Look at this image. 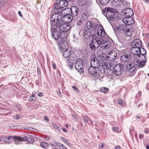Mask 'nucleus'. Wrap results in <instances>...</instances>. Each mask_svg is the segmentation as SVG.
Here are the masks:
<instances>
[{
    "mask_svg": "<svg viewBox=\"0 0 149 149\" xmlns=\"http://www.w3.org/2000/svg\"><path fill=\"white\" fill-rule=\"evenodd\" d=\"M102 13L108 19L111 25H112L113 22H117V17L115 14V9L113 8L107 7L102 10Z\"/></svg>",
    "mask_w": 149,
    "mask_h": 149,
    "instance_id": "1",
    "label": "nucleus"
},
{
    "mask_svg": "<svg viewBox=\"0 0 149 149\" xmlns=\"http://www.w3.org/2000/svg\"><path fill=\"white\" fill-rule=\"evenodd\" d=\"M63 16L60 14L59 11L57 13L53 14L51 17L50 24L52 27H58L60 24L63 22Z\"/></svg>",
    "mask_w": 149,
    "mask_h": 149,
    "instance_id": "2",
    "label": "nucleus"
},
{
    "mask_svg": "<svg viewBox=\"0 0 149 149\" xmlns=\"http://www.w3.org/2000/svg\"><path fill=\"white\" fill-rule=\"evenodd\" d=\"M100 47L103 49H108L114 45L113 40L107 35L100 40Z\"/></svg>",
    "mask_w": 149,
    "mask_h": 149,
    "instance_id": "3",
    "label": "nucleus"
},
{
    "mask_svg": "<svg viewBox=\"0 0 149 149\" xmlns=\"http://www.w3.org/2000/svg\"><path fill=\"white\" fill-rule=\"evenodd\" d=\"M59 26H58L60 31L62 33L61 37H62L67 38L68 33L67 32L69 30L71 29L72 27L70 26V24L68 22L67 23H61L60 24Z\"/></svg>",
    "mask_w": 149,
    "mask_h": 149,
    "instance_id": "4",
    "label": "nucleus"
},
{
    "mask_svg": "<svg viewBox=\"0 0 149 149\" xmlns=\"http://www.w3.org/2000/svg\"><path fill=\"white\" fill-rule=\"evenodd\" d=\"M117 56L116 52L114 50H112L109 52L107 56L104 53L101 54L100 56L101 58L100 59V61L101 60L103 62L106 59L107 61H113L116 58Z\"/></svg>",
    "mask_w": 149,
    "mask_h": 149,
    "instance_id": "5",
    "label": "nucleus"
},
{
    "mask_svg": "<svg viewBox=\"0 0 149 149\" xmlns=\"http://www.w3.org/2000/svg\"><path fill=\"white\" fill-rule=\"evenodd\" d=\"M51 31L52 38L55 40L66 39L65 38H63V37H61L62 33L58 31L56 28L51 27Z\"/></svg>",
    "mask_w": 149,
    "mask_h": 149,
    "instance_id": "6",
    "label": "nucleus"
},
{
    "mask_svg": "<svg viewBox=\"0 0 149 149\" xmlns=\"http://www.w3.org/2000/svg\"><path fill=\"white\" fill-rule=\"evenodd\" d=\"M113 74L117 76L120 75L122 74V70L123 65L121 63L117 64L114 66L112 65Z\"/></svg>",
    "mask_w": 149,
    "mask_h": 149,
    "instance_id": "7",
    "label": "nucleus"
},
{
    "mask_svg": "<svg viewBox=\"0 0 149 149\" xmlns=\"http://www.w3.org/2000/svg\"><path fill=\"white\" fill-rule=\"evenodd\" d=\"M135 65V61L134 60L132 62H128L127 64L126 68L128 72L132 74H134L136 71Z\"/></svg>",
    "mask_w": 149,
    "mask_h": 149,
    "instance_id": "8",
    "label": "nucleus"
},
{
    "mask_svg": "<svg viewBox=\"0 0 149 149\" xmlns=\"http://www.w3.org/2000/svg\"><path fill=\"white\" fill-rule=\"evenodd\" d=\"M71 15H72V17L74 18L75 19H77L80 16L79 14V9L78 7L76 6H71L70 8Z\"/></svg>",
    "mask_w": 149,
    "mask_h": 149,
    "instance_id": "9",
    "label": "nucleus"
},
{
    "mask_svg": "<svg viewBox=\"0 0 149 149\" xmlns=\"http://www.w3.org/2000/svg\"><path fill=\"white\" fill-rule=\"evenodd\" d=\"M106 34H107L106 33L103 28L102 26H100V28L98 29L97 31L95 33V36H93L92 37L93 39H94V38H97V36H101V37L99 39L101 40V39L102 38V37H104L106 36Z\"/></svg>",
    "mask_w": 149,
    "mask_h": 149,
    "instance_id": "10",
    "label": "nucleus"
},
{
    "mask_svg": "<svg viewBox=\"0 0 149 149\" xmlns=\"http://www.w3.org/2000/svg\"><path fill=\"white\" fill-rule=\"evenodd\" d=\"M75 65V68L78 72L82 74L84 73L83 66L81 58H78L77 61Z\"/></svg>",
    "mask_w": 149,
    "mask_h": 149,
    "instance_id": "11",
    "label": "nucleus"
},
{
    "mask_svg": "<svg viewBox=\"0 0 149 149\" xmlns=\"http://www.w3.org/2000/svg\"><path fill=\"white\" fill-rule=\"evenodd\" d=\"M63 56L65 58H68L77 57L74 52L70 48L66 49L63 53Z\"/></svg>",
    "mask_w": 149,
    "mask_h": 149,
    "instance_id": "12",
    "label": "nucleus"
},
{
    "mask_svg": "<svg viewBox=\"0 0 149 149\" xmlns=\"http://www.w3.org/2000/svg\"><path fill=\"white\" fill-rule=\"evenodd\" d=\"M136 58L134 60L136 66L141 68L143 67L145 65L146 63L147 62V59L146 58L145 60H143L142 58L140 57Z\"/></svg>",
    "mask_w": 149,
    "mask_h": 149,
    "instance_id": "13",
    "label": "nucleus"
},
{
    "mask_svg": "<svg viewBox=\"0 0 149 149\" xmlns=\"http://www.w3.org/2000/svg\"><path fill=\"white\" fill-rule=\"evenodd\" d=\"M78 5L79 6H84L86 10L92 3V2L88 0H78Z\"/></svg>",
    "mask_w": 149,
    "mask_h": 149,
    "instance_id": "14",
    "label": "nucleus"
},
{
    "mask_svg": "<svg viewBox=\"0 0 149 149\" xmlns=\"http://www.w3.org/2000/svg\"><path fill=\"white\" fill-rule=\"evenodd\" d=\"M99 68H96L91 65L88 69V73L92 76H95L98 74H99L100 72V70Z\"/></svg>",
    "mask_w": 149,
    "mask_h": 149,
    "instance_id": "15",
    "label": "nucleus"
},
{
    "mask_svg": "<svg viewBox=\"0 0 149 149\" xmlns=\"http://www.w3.org/2000/svg\"><path fill=\"white\" fill-rule=\"evenodd\" d=\"M131 58V52L129 51H126L121 56L120 60L124 62H126L128 61Z\"/></svg>",
    "mask_w": 149,
    "mask_h": 149,
    "instance_id": "16",
    "label": "nucleus"
},
{
    "mask_svg": "<svg viewBox=\"0 0 149 149\" xmlns=\"http://www.w3.org/2000/svg\"><path fill=\"white\" fill-rule=\"evenodd\" d=\"M121 13L127 17H132L134 15L133 11L132 9L127 8L121 11Z\"/></svg>",
    "mask_w": 149,
    "mask_h": 149,
    "instance_id": "17",
    "label": "nucleus"
},
{
    "mask_svg": "<svg viewBox=\"0 0 149 149\" xmlns=\"http://www.w3.org/2000/svg\"><path fill=\"white\" fill-rule=\"evenodd\" d=\"M123 29H124V32L125 33L126 36L129 37H131L132 34V31L130 30L132 29V26H127L126 25L123 26Z\"/></svg>",
    "mask_w": 149,
    "mask_h": 149,
    "instance_id": "18",
    "label": "nucleus"
},
{
    "mask_svg": "<svg viewBox=\"0 0 149 149\" xmlns=\"http://www.w3.org/2000/svg\"><path fill=\"white\" fill-rule=\"evenodd\" d=\"M139 49L140 48L134 47H132L131 49V52L134 55V58H136L140 57Z\"/></svg>",
    "mask_w": 149,
    "mask_h": 149,
    "instance_id": "19",
    "label": "nucleus"
},
{
    "mask_svg": "<svg viewBox=\"0 0 149 149\" xmlns=\"http://www.w3.org/2000/svg\"><path fill=\"white\" fill-rule=\"evenodd\" d=\"M16 138V136H9L8 138L6 137L4 138L3 141L5 143H9L13 140L15 142V144H16L17 145L19 144V143H18V142H17V143Z\"/></svg>",
    "mask_w": 149,
    "mask_h": 149,
    "instance_id": "20",
    "label": "nucleus"
},
{
    "mask_svg": "<svg viewBox=\"0 0 149 149\" xmlns=\"http://www.w3.org/2000/svg\"><path fill=\"white\" fill-rule=\"evenodd\" d=\"M131 46L132 47L140 48L142 46L141 42L139 39H136L132 42Z\"/></svg>",
    "mask_w": 149,
    "mask_h": 149,
    "instance_id": "21",
    "label": "nucleus"
},
{
    "mask_svg": "<svg viewBox=\"0 0 149 149\" xmlns=\"http://www.w3.org/2000/svg\"><path fill=\"white\" fill-rule=\"evenodd\" d=\"M139 58H142L143 60H144L146 58V50L143 47H140L139 49Z\"/></svg>",
    "mask_w": 149,
    "mask_h": 149,
    "instance_id": "22",
    "label": "nucleus"
},
{
    "mask_svg": "<svg viewBox=\"0 0 149 149\" xmlns=\"http://www.w3.org/2000/svg\"><path fill=\"white\" fill-rule=\"evenodd\" d=\"M67 42L63 40L60 41L58 44V47L60 50H63L67 46Z\"/></svg>",
    "mask_w": 149,
    "mask_h": 149,
    "instance_id": "23",
    "label": "nucleus"
},
{
    "mask_svg": "<svg viewBox=\"0 0 149 149\" xmlns=\"http://www.w3.org/2000/svg\"><path fill=\"white\" fill-rule=\"evenodd\" d=\"M110 67L106 68L105 70H104V72L106 75L109 76L113 75V67L111 65V64L110 63Z\"/></svg>",
    "mask_w": 149,
    "mask_h": 149,
    "instance_id": "24",
    "label": "nucleus"
},
{
    "mask_svg": "<svg viewBox=\"0 0 149 149\" xmlns=\"http://www.w3.org/2000/svg\"><path fill=\"white\" fill-rule=\"evenodd\" d=\"M77 59V57L72 58V59L71 58H68V61H67V63L69 67L71 69H73V65L76 61Z\"/></svg>",
    "mask_w": 149,
    "mask_h": 149,
    "instance_id": "25",
    "label": "nucleus"
},
{
    "mask_svg": "<svg viewBox=\"0 0 149 149\" xmlns=\"http://www.w3.org/2000/svg\"><path fill=\"white\" fill-rule=\"evenodd\" d=\"M59 8L62 9L66 7L68 5V1L66 0H61L59 2Z\"/></svg>",
    "mask_w": 149,
    "mask_h": 149,
    "instance_id": "26",
    "label": "nucleus"
},
{
    "mask_svg": "<svg viewBox=\"0 0 149 149\" xmlns=\"http://www.w3.org/2000/svg\"><path fill=\"white\" fill-rule=\"evenodd\" d=\"M100 25L99 24H96L94 21L93 24V28L91 31L92 37L93 36H95V33L97 31L98 29L100 28Z\"/></svg>",
    "mask_w": 149,
    "mask_h": 149,
    "instance_id": "27",
    "label": "nucleus"
},
{
    "mask_svg": "<svg viewBox=\"0 0 149 149\" xmlns=\"http://www.w3.org/2000/svg\"><path fill=\"white\" fill-rule=\"evenodd\" d=\"M16 140L17 143L18 142V143L20 144V142L22 141H27L28 138L26 136H25L24 137L21 138L19 136H16Z\"/></svg>",
    "mask_w": 149,
    "mask_h": 149,
    "instance_id": "28",
    "label": "nucleus"
},
{
    "mask_svg": "<svg viewBox=\"0 0 149 149\" xmlns=\"http://www.w3.org/2000/svg\"><path fill=\"white\" fill-rule=\"evenodd\" d=\"M83 35L85 38L89 39L91 38V36H92V31H91V33L88 30H86L84 32Z\"/></svg>",
    "mask_w": 149,
    "mask_h": 149,
    "instance_id": "29",
    "label": "nucleus"
},
{
    "mask_svg": "<svg viewBox=\"0 0 149 149\" xmlns=\"http://www.w3.org/2000/svg\"><path fill=\"white\" fill-rule=\"evenodd\" d=\"M95 19H92V21H88L86 23V27L88 30H91L93 27V24L94 22V20Z\"/></svg>",
    "mask_w": 149,
    "mask_h": 149,
    "instance_id": "30",
    "label": "nucleus"
},
{
    "mask_svg": "<svg viewBox=\"0 0 149 149\" xmlns=\"http://www.w3.org/2000/svg\"><path fill=\"white\" fill-rule=\"evenodd\" d=\"M128 22V25H124V26L126 25L127 26L129 27V26H132L131 25L134 24V19L133 18H131V17H127Z\"/></svg>",
    "mask_w": 149,
    "mask_h": 149,
    "instance_id": "31",
    "label": "nucleus"
},
{
    "mask_svg": "<svg viewBox=\"0 0 149 149\" xmlns=\"http://www.w3.org/2000/svg\"><path fill=\"white\" fill-rule=\"evenodd\" d=\"M117 22H113L112 24V25H111L115 33H116V31H115V30H117L119 31H121L122 29V26H120V25L118 27L116 25L115 26V24Z\"/></svg>",
    "mask_w": 149,
    "mask_h": 149,
    "instance_id": "32",
    "label": "nucleus"
},
{
    "mask_svg": "<svg viewBox=\"0 0 149 149\" xmlns=\"http://www.w3.org/2000/svg\"><path fill=\"white\" fill-rule=\"evenodd\" d=\"M83 118L85 123H87L89 121L91 124H93V121L90 118L87 116H82Z\"/></svg>",
    "mask_w": 149,
    "mask_h": 149,
    "instance_id": "33",
    "label": "nucleus"
},
{
    "mask_svg": "<svg viewBox=\"0 0 149 149\" xmlns=\"http://www.w3.org/2000/svg\"><path fill=\"white\" fill-rule=\"evenodd\" d=\"M89 14L88 12L87 11H85L84 12L82 15V19L84 20V21L87 20Z\"/></svg>",
    "mask_w": 149,
    "mask_h": 149,
    "instance_id": "34",
    "label": "nucleus"
},
{
    "mask_svg": "<svg viewBox=\"0 0 149 149\" xmlns=\"http://www.w3.org/2000/svg\"><path fill=\"white\" fill-rule=\"evenodd\" d=\"M35 136L34 134H31L30 136H29L28 138L27 141L28 143H32L34 142V139L33 138V137Z\"/></svg>",
    "mask_w": 149,
    "mask_h": 149,
    "instance_id": "35",
    "label": "nucleus"
},
{
    "mask_svg": "<svg viewBox=\"0 0 149 149\" xmlns=\"http://www.w3.org/2000/svg\"><path fill=\"white\" fill-rule=\"evenodd\" d=\"M94 63H91V65L96 68H99L100 67V64L98 60L93 62Z\"/></svg>",
    "mask_w": 149,
    "mask_h": 149,
    "instance_id": "36",
    "label": "nucleus"
},
{
    "mask_svg": "<svg viewBox=\"0 0 149 149\" xmlns=\"http://www.w3.org/2000/svg\"><path fill=\"white\" fill-rule=\"evenodd\" d=\"M95 46L96 49L100 45V42H101V41L100 39H98V38H95Z\"/></svg>",
    "mask_w": 149,
    "mask_h": 149,
    "instance_id": "37",
    "label": "nucleus"
},
{
    "mask_svg": "<svg viewBox=\"0 0 149 149\" xmlns=\"http://www.w3.org/2000/svg\"><path fill=\"white\" fill-rule=\"evenodd\" d=\"M95 40H92V41L89 44L90 48L91 49L93 50H95Z\"/></svg>",
    "mask_w": 149,
    "mask_h": 149,
    "instance_id": "38",
    "label": "nucleus"
},
{
    "mask_svg": "<svg viewBox=\"0 0 149 149\" xmlns=\"http://www.w3.org/2000/svg\"><path fill=\"white\" fill-rule=\"evenodd\" d=\"M66 19H68V22H71L72 19H75L74 18L72 17V15H71L70 14L69 15H67L66 16H65Z\"/></svg>",
    "mask_w": 149,
    "mask_h": 149,
    "instance_id": "39",
    "label": "nucleus"
},
{
    "mask_svg": "<svg viewBox=\"0 0 149 149\" xmlns=\"http://www.w3.org/2000/svg\"><path fill=\"white\" fill-rule=\"evenodd\" d=\"M91 63H94L93 62L96 61V60H98L96 58V56L94 54H92L91 56Z\"/></svg>",
    "mask_w": 149,
    "mask_h": 149,
    "instance_id": "40",
    "label": "nucleus"
},
{
    "mask_svg": "<svg viewBox=\"0 0 149 149\" xmlns=\"http://www.w3.org/2000/svg\"><path fill=\"white\" fill-rule=\"evenodd\" d=\"M110 0H99V2L102 5H107Z\"/></svg>",
    "mask_w": 149,
    "mask_h": 149,
    "instance_id": "41",
    "label": "nucleus"
},
{
    "mask_svg": "<svg viewBox=\"0 0 149 149\" xmlns=\"http://www.w3.org/2000/svg\"><path fill=\"white\" fill-rule=\"evenodd\" d=\"M84 20L81 18L77 22V25L78 26H80L83 24Z\"/></svg>",
    "mask_w": 149,
    "mask_h": 149,
    "instance_id": "42",
    "label": "nucleus"
},
{
    "mask_svg": "<svg viewBox=\"0 0 149 149\" xmlns=\"http://www.w3.org/2000/svg\"><path fill=\"white\" fill-rule=\"evenodd\" d=\"M49 144H48L45 142H42L41 143L40 146L44 148H46L48 146Z\"/></svg>",
    "mask_w": 149,
    "mask_h": 149,
    "instance_id": "43",
    "label": "nucleus"
},
{
    "mask_svg": "<svg viewBox=\"0 0 149 149\" xmlns=\"http://www.w3.org/2000/svg\"><path fill=\"white\" fill-rule=\"evenodd\" d=\"M108 91V88H107L103 87L101 88L100 91L103 92L104 93H106Z\"/></svg>",
    "mask_w": 149,
    "mask_h": 149,
    "instance_id": "44",
    "label": "nucleus"
},
{
    "mask_svg": "<svg viewBox=\"0 0 149 149\" xmlns=\"http://www.w3.org/2000/svg\"><path fill=\"white\" fill-rule=\"evenodd\" d=\"M59 3L58 4V3H55L54 5V8L56 10H58L59 9H61V8H59Z\"/></svg>",
    "mask_w": 149,
    "mask_h": 149,
    "instance_id": "45",
    "label": "nucleus"
},
{
    "mask_svg": "<svg viewBox=\"0 0 149 149\" xmlns=\"http://www.w3.org/2000/svg\"><path fill=\"white\" fill-rule=\"evenodd\" d=\"M127 18V17H125L123 19V22L125 24V25H128V19Z\"/></svg>",
    "mask_w": 149,
    "mask_h": 149,
    "instance_id": "46",
    "label": "nucleus"
},
{
    "mask_svg": "<svg viewBox=\"0 0 149 149\" xmlns=\"http://www.w3.org/2000/svg\"><path fill=\"white\" fill-rule=\"evenodd\" d=\"M36 98L35 95H32L31 96L29 99V100L30 101H34L35 100Z\"/></svg>",
    "mask_w": 149,
    "mask_h": 149,
    "instance_id": "47",
    "label": "nucleus"
},
{
    "mask_svg": "<svg viewBox=\"0 0 149 149\" xmlns=\"http://www.w3.org/2000/svg\"><path fill=\"white\" fill-rule=\"evenodd\" d=\"M52 126L54 127L56 129L57 131H58L59 132L60 131V128L58 127L55 124L53 123L52 124Z\"/></svg>",
    "mask_w": 149,
    "mask_h": 149,
    "instance_id": "48",
    "label": "nucleus"
},
{
    "mask_svg": "<svg viewBox=\"0 0 149 149\" xmlns=\"http://www.w3.org/2000/svg\"><path fill=\"white\" fill-rule=\"evenodd\" d=\"M61 139L63 141L64 143H66L68 142V140L65 138L63 137V136H61L60 137Z\"/></svg>",
    "mask_w": 149,
    "mask_h": 149,
    "instance_id": "49",
    "label": "nucleus"
},
{
    "mask_svg": "<svg viewBox=\"0 0 149 149\" xmlns=\"http://www.w3.org/2000/svg\"><path fill=\"white\" fill-rule=\"evenodd\" d=\"M118 103L119 104L122 105L123 104V100L120 98H119L118 99Z\"/></svg>",
    "mask_w": 149,
    "mask_h": 149,
    "instance_id": "50",
    "label": "nucleus"
},
{
    "mask_svg": "<svg viewBox=\"0 0 149 149\" xmlns=\"http://www.w3.org/2000/svg\"><path fill=\"white\" fill-rule=\"evenodd\" d=\"M73 40L75 41H76L78 40V38L77 37L75 34H73Z\"/></svg>",
    "mask_w": 149,
    "mask_h": 149,
    "instance_id": "51",
    "label": "nucleus"
},
{
    "mask_svg": "<svg viewBox=\"0 0 149 149\" xmlns=\"http://www.w3.org/2000/svg\"><path fill=\"white\" fill-rule=\"evenodd\" d=\"M128 70L127 68H124V67L123 66V68L122 70V73L123 72L124 73H125Z\"/></svg>",
    "mask_w": 149,
    "mask_h": 149,
    "instance_id": "52",
    "label": "nucleus"
},
{
    "mask_svg": "<svg viewBox=\"0 0 149 149\" xmlns=\"http://www.w3.org/2000/svg\"><path fill=\"white\" fill-rule=\"evenodd\" d=\"M57 142H56V141H55V142H54L53 143H51V144L52 146H57Z\"/></svg>",
    "mask_w": 149,
    "mask_h": 149,
    "instance_id": "53",
    "label": "nucleus"
},
{
    "mask_svg": "<svg viewBox=\"0 0 149 149\" xmlns=\"http://www.w3.org/2000/svg\"><path fill=\"white\" fill-rule=\"evenodd\" d=\"M112 130L113 131L116 132L118 130V128L117 127H113L112 128Z\"/></svg>",
    "mask_w": 149,
    "mask_h": 149,
    "instance_id": "54",
    "label": "nucleus"
},
{
    "mask_svg": "<svg viewBox=\"0 0 149 149\" xmlns=\"http://www.w3.org/2000/svg\"><path fill=\"white\" fill-rule=\"evenodd\" d=\"M72 88L76 91L77 92H78L79 91V90L78 88L76 87L75 86H74L72 87Z\"/></svg>",
    "mask_w": 149,
    "mask_h": 149,
    "instance_id": "55",
    "label": "nucleus"
},
{
    "mask_svg": "<svg viewBox=\"0 0 149 149\" xmlns=\"http://www.w3.org/2000/svg\"><path fill=\"white\" fill-rule=\"evenodd\" d=\"M134 130V127L133 126H131L130 127V131L131 132V131L133 132Z\"/></svg>",
    "mask_w": 149,
    "mask_h": 149,
    "instance_id": "56",
    "label": "nucleus"
},
{
    "mask_svg": "<svg viewBox=\"0 0 149 149\" xmlns=\"http://www.w3.org/2000/svg\"><path fill=\"white\" fill-rule=\"evenodd\" d=\"M41 70L40 68H37V72L38 74H41Z\"/></svg>",
    "mask_w": 149,
    "mask_h": 149,
    "instance_id": "57",
    "label": "nucleus"
},
{
    "mask_svg": "<svg viewBox=\"0 0 149 149\" xmlns=\"http://www.w3.org/2000/svg\"><path fill=\"white\" fill-rule=\"evenodd\" d=\"M143 136L144 135L142 134H140L139 136V139H142L143 138Z\"/></svg>",
    "mask_w": 149,
    "mask_h": 149,
    "instance_id": "58",
    "label": "nucleus"
},
{
    "mask_svg": "<svg viewBox=\"0 0 149 149\" xmlns=\"http://www.w3.org/2000/svg\"><path fill=\"white\" fill-rule=\"evenodd\" d=\"M62 145L63 144L61 143H57V146L59 148L60 147H61V145Z\"/></svg>",
    "mask_w": 149,
    "mask_h": 149,
    "instance_id": "59",
    "label": "nucleus"
},
{
    "mask_svg": "<svg viewBox=\"0 0 149 149\" xmlns=\"http://www.w3.org/2000/svg\"><path fill=\"white\" fill-rule=\"evenodd\" d=\"M52 67L54 69H56V66L55 63L52 64Z\"/></svg>",
    "mask_w": 149,
    "mask_h": 149,
    "instance_id": "60",
    "label": "nucleus"
},
{
    "mask_svg": "<svg viewBox=\"0 0 149 149\" xmlns=\"http://www.w3.org/2000/svg\"><path fill=\"white\" fill-rule=\"evenodd\" d=\"M104 144L103 143H102L101 144V145L100 146V148H104Z\"/></svg>",
    "mask_w": 149,
    "mask_h": 149,
    "instance_id": "61",
    "label": "nucleus"
},
{
    "mask_svg": "<svg viewBox=\"0 0 149 149\" xmlns=\"http://www.w3.org/2000/svg\"><path fill=\"white\" fill-rule=\"evenodd\" d=\"M42 95L43 93L41 92L39 93L38 94V96L40 97L42 96Z\"/></svg>",
    "mask_w": 149,
    "mask_h": 149,
    "instance_id": "62",
    "label": "nucleus"
},
{
    "mask_svg": "<svg viewBox=\"0 0 149 149\" xmlns=\"http://www.w3.org/2000/svg\"><path fill=\"white\" fill-rule=\"evenodd\" d=\"M18 15H19V16H20L21 17H23V16L22 15V13H21V12L20 11H19V12H18Z\"/></svg>",
    "mask_w": 149,
    "mask_h": 149,
    "instance_id": "63",
    "label": "nucleus"
},
{
    "mask_svg": "<svg viewBox=\"0 0 149 149\" xmlns=\"http://www.w3.org/2000/svg\"><path fill=\"white\" fill-rule=\"evenodd\" d=\"M114 148L115 149H120V147L119 146H115Z\"/></svg>",
    "mask_w": 149,
    "mask_h": 149,
    "instance_id": "64",
    "label": "nucleus"
}]
</instances>
